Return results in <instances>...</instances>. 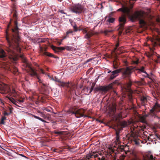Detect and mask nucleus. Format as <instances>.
<instances>
[{
    "label": "nucleus",
    "instance_id": "f257e3e1",
    "mask_svg": "<svg viewBox=\"0 0 160 160\" xmlns=\"http://www.w3.org/2000/svg\"><path fill=\"white\" fill-rule=\"evenodd\" d=\"M11 14L14 20L15 27L11 29L12 34L10 37L6 32V39L8 44V47L7 48L6 51L9 55L10 59L15 61L18 59L16 51H20L19 45L20 38L18 35V28L17 21L18 14L15 8L13 9Z\"/></svg>",
    "mask_w": 160,
    "mask_h": 160
},
{
    "label": "nucleus",
    "instance_id": "f03ea898",
    "mask_svg": "<svg viewBox=\"0 0 160 160\" xmlns=\"http://www.w3.org/2000/svg\"><path fill=\"white\" fill-rule=\"evenodd\" d=\"M118 11H121L123 14L122 15H125L126 18V16H128L131 21H133L139 18L142 16V14L139 11H136L133 13L131 14L130 10L127 7L123 5L122 8H119L118 10Z\"/></svg>",
    "mask_w": 160,
    "mask_h": 160
},
{
    "label": "nucleus",
    "instance_id": "7ed1b4c3",
    "mask_svg": "<svg viewBox=\"0 0 160 160\" xmlns=\"http://www.w3.org/2000/svg\"><path fill=\"white\" fill-rule=\"evenodd\" d=\"M54 81L58 83V84H57L59 86L67 87V90L70 94H73L75 93L76 95L77 96L75 92L77 86L75 83L72 82H65L61 81L60 79H58L56 77H54Z\"/></svg>",
    "mask_w": 160,
    "mask_h": 160
},
{
    "label": "nucleus",
    "instance_id": "20e7f679",
    "mask_svg": "<svg viewBox=\"0 0 160 160\" xmlns=\"http://www.w3.org/2000/svg\"><path fill=\"white\" fill-rule=\"evenodd\" d=\"M0 93L2 94H8L16 98L18 96L13 86L9 87L8 85L3 83L0 84Z\"/></svg>",
    "mask_w": 160,
    "mask_h": 160
},
{
    "label": "nucleus",
    "instance_id": "39448f33",
    "mask_svg": "<svg viewBox=\"0 0 160 160\" xmlns=\"http://www.w3.org/2000/svg\"><path fill=\"white\" fill-rule=\"evenodd\" d=\"M128 67L124 68H120L112 72L111 71H109L108 73L111 72L109 78L110 80H112L116 78L118 75V74L121 72L122 77V78H125L128 76L129 72H128Z\"/></svg>",
    "mask_w": 160,
    "mask_h": 160
},
{
    "label": "nucleus",
    "instance_id": "423d86ee",
    "mask_svg": "<svg viewBox=\"0 0 160 160\" xmlns=\"http://www.w3.org/2000/svg\"><path fill=\"white\" fill-rule=\"evenodd\" d=\"M0 67L3 68L6 70L11 71L13 74L17 75L18 74V68L13 67L12 68L10 67V63L9 62L3 60L0 61Z\"/></svg>",
    "mask_w": 160,
    "mask_h": 160
},
{
    "label": "nucleus",
    "instance_id": "0eeeda50",
    "mask_svg": "<svg viewBox=\"0 0 160 160\" xmlns=\"http://www.w3.org/2000/svg\"><path fill=\"white\" fill-rule=\"evenodd\" d=\"M160 112V104L157 102L153 104L151 109L149 111V114L151 115V117L154 118H159L157 114Z\"/></svg>",
    "mask_w": 160,
    "mask_h": 160
},
{
    "label": "nucleus",
    "instance_id": "6e6552de",
    "mask_svg": "<svg viewBox=\"0 0 160 160\" xmlns=\"http://www.w3.org/2000/svg\"><path fill=\"white\" fill-rule=\"evenodd\" d=\"M70 11L73 13L79 15L83 13L85 10L84 6L80 4H76L71 6Z\"/></svg>",
    "mask_w": 160,
    "mask_h": 160
},
{
    "label": "nucleus",
    "instance_id": "1a4fd4ad",
    "mask_svg": "<svg viewBox=\"0 0 160 160\" xmlns=\"http://www.w3.org/2000/svg\"><path fill=\"white\" fill-rule=\"evenodd\" d=\"M126 18L125 15H123L119 18V24L118 29L119 30V34L121 35L124 29L125 25L126 22Z\"/></svg>",
    "mask_w": 160,
    "mask_h": 160
},
{
    "label": "nucleus",
    "instance_id": "9d476101",
    "mask_svg": "<svg viewBox=\"0 0 160 160\" xmlns=\"http://www.w3.org/2000/svg\"><path fill=\"white\" fill-rule=\"evenodd\" d=\"M87 157L89 159L90 158H91L93 157L94 158H97V159L95 160H106V158L104 156H103L99 152H93L89 154H88Z\"/></svg>",
    "mask_w": 160,
    "mask_h": 160
},
{
    "label": "nucleus",
    "instance_id": "9b49d317",
    "mask_svg": "<svg viewBox=\"0 0 160 160\" xmlns=\"http://www.w3.org/2000/svg\"><path fill=\"white\" fill-rule=\"evenodd\" d=\"M135 67H128V72H129L130 73L128 77H126L125 78H122L123 79H126L128 81L127 83V86L128 88H130L132 85V82L131 80V74L132 72L135 71Z\"/></svg>",
    "mask_w": 160,
    "mask_h": 160
},
{
    "label": "nucleus",
    "instance_id": "f8f14e48",
    "mask_svg": "<svg viewBox=\"0 0 160 160\" xmlns=\"http://www.w3.org/2000/svg\"><path fill=\"white\" fill-rule=\"evenodd\" d=\"M27 65L28 66V67L30 68L29 73L31 76L32 77H36L38 80V82L40 84H42V83H43V81L40 78L36 71L32 68L30 66H29L28 65Z\"/></svg>",
    "mask_w": 160,
    "mask_h": 160
},
{
    "label": "nucleus",
    "instance_id": "ddd939ff",
    "mask_svg": "<svg viewBox=\"0 0 160 160\" xmlns=\"http://www.w3.org/2000/svg\"><path fill=\"white\" fill-rule=\"evenodd\" d=\"M79 30H82L83 34H86L84 36V38L89 39L94 34L93 32L91 31H89L88 28H81L79 29Z\"/></svg>",
    "mask_w": 160,
    "mask_h": 160
},
{
    "label": "nucleus",
    "instance_id": "4468645a",
    "mask_svg": "<svg viewBox=\"0 0 160 160\" xmlns=\"http://www.w3.org/2000/svg\"><path fill=\"white\" fill-rule=\"evenodd\" d=\"M127 126V123L125 121H119L117 124V126L115 128H113L114 130L120 131L123 129V128H125Z\"/></svg>",
    "mask_w": 160,
    "mask_h": 160
},
{
    "label": "nucleus",
    "instance_id": "2eb2a0df",
    "mask_svg": "<svg viewBox=\"0 0 160 160\" xmlns=\"http://www.w3.org/2000/svg\"><path fill=\"white\" fill-rule=\"evenodd\" d=\"M71 112L75 114L76 117L79 118L84 116V110L83 109H79L76 111H73V108L71 110Z\"/></svg>",
    "mask_w": 160,
    "mask_h": 160
},
{
    "label": "nucleus",
    "instance_id": "dca6fc26",
    "mask_svg": "<svg viewBox=\"0 0 160 160\" xmlns=\"http://www.w3.org/2000/svg\"><path fill=\"white\" fill-rule=\"evenodd\" d=\"M112 83H111L108 85L106 86H101L95 88H94V91L96 92L99 91H102L104 92L108 91L109 89H111L112 88L113 86Z\"/></svg>",
    "mask_w": 160,
    "mask_h": 160
},
{
    "label": "nucleus",
    "instance_id": "f3484780",
    "mask_svg": "<svg viewBox=\"0 0 160 160\" xmlns=\"http://www.w3.org/2000/svg\"><path fill=\"white\" fill-rule=\"evenodd\" d=\"M138 11L140 12H141V13L142 14V16H141V17L135 20L134 21H132V22H134L137 20H139V23L141 27H143L146 25V22H145V21L143 19H142L144 17L143 13L142 11Z\"/></svg>",
    "mask_w": 160,
    "mask_h": 160
},
{
    "label": "nucleus",
    "instance_id": "a211bd4d",
    "mask_svg": "<svg viewBox=\"0 0 160 160\" xmlns=\"http://www.w3.org/2000/svg\"><path fill=\"white\" fill-rule=\"evenodd\" d=\"M148 98L147 97L142 96H141L140 97V100L142 106H145L146 105H147V103L149 100Z\"/></svg>",
    "mask_w": 160,
    "mask_h": 160
},
{
    "label": "nucleus",
    "instance_id": "6ab92c4d",
    "mask_svg": "<svg viewBox=\"0 0 160 160\" xmlns=\"http://www.w3.org/2000/svg\"><path fill=\"white\" fill-rule=\"evenodd\" d=\"M51 48L55 53H58L65 49L64 47H57L54 46H52Z\"/></svg>",
    "mask_w": 160,
    "mask_h": 160
},
{
    "label": "nucleus",
    "instance_id": "aec40b11",
    "mask_svg": "<svg viewBox=\"0 0 160 160\" xmlns=\"http://www.w3.org/2000/svg\"><path fill=\"white\" fill-rule=\"evenodd\" d=\"M146 126L145 125H142L141 126H138V125H135L134 126V128L133 130L135 131H144V129L146 128Z\"/></svg>",
    "mask_w": 160,
    "mask_h": 160
},
{
    "label": "nucleus",
    "instance_id": "412c9836",
    "mask_svg": "<svg viewBox=\"0 0 160 160\" xmlns=\"http://www.w3.org/2000/svg\"><path fill=\"white\" fill-rule=\"evenodd\" d=\"M118 61V59L117 58H115L113 61V66L114 68L117 69L118 68L120 65V63Z\"/></svg>",
    "mask_w": 160,
    "mask_h": 160
},
{
    "label": "nucleus",
    "instance_id": "4be33fe9",
    "mask_svg": "<svg viewBox=\"0 0 160 160\" xmlns=\"http://www.w3.org/2000/svg\"><path fill=\"white\" fill-rule=\"evenodd\" d=\"M7 55L4 51L2 49L0 48V59L4 60V58L6 57Z\"/></svg>",
    "mask_w": 160,
    "mask_h": 160
},
{
    "label": "nucleus",
    "instance_id": "5701e85b",
    "mask_svg": "<svg viewBox=\"0 0 160 160\" xmlns=\"http://www.w3.org/2000/svg\"><path fill=\"white\" fill-rule=\"evenodd\" d=\"M116 132V141L117 143H119L120 142V136L119 133L120 131L117 130H115Z\"/></svg>",
    "mask_w": 160,
    "mask_h": 160
},
{
    "label": "nucleus",
    "instance_id": "b1692460",
    "mask_svg": "<svg viewBox=\"0 0 160 160\" xmlns=\"http://www.w3.org/2000/svg\"><path fill=\"white\" fill-rule=\"evenodd\" d=\"M43 55L48 56V57H53L55 58H58V57L56 56H55L49 52H45L43 53Z\"/></svg>",
    "mask_w": 160,
    "mask_h": 160
},
{
    "label": "nucleus",
    "instance_id": "393cba45",
    "mask_svg": "<svg viewBox=\"0 0 160 160\" xmlns=\"http://www.w3.org/2000/svg\"><path fill=\"white\" fill-rule=\"evenodd\" d=\"M73 32V31L71 29H69L68 30L66 33V35L65 36H64L63 39H63H65L67 38H68L69 37V35L70 34H72Z\"/></svg>",
    "mask_w": 160,
    "mask_h": 160
},
{
    "label": "nucleus",
    "instance_id": "a878e982",
    "mask_svg": "<svg viewBox=\"0 0 160 160\" xmlns=\"http://www.w3.org/2000/svg\"><path fill=\"white\" fill-rule=\"evenodd\" d=\"M90 87H84L82 89V91L83 92H84L86 94L88 95V92L90 90Z\"/></svg>",
    "mask_w": 160,
    "mask_h": 160
},
{
    "label": "nucleus",
    "instance_id": "bb28decb",
    "mask_svg": "<svg viewBox=\"0 0 160 160\" xmlns=\"http://www.w3.org/2000/svg\"><path fill=\"white\" fill-rule=\"evenodd\" d=\"M7 98L9 99V100L11 101V102L13 104H15V105L18 106L19 107V106H18L17 104V103H18V102L16 100H15L14 98H11V97H9V96H7Z\"/></svg>",
    "mask_w": 160,
    "mask_h": 160
},
{
    "label": "nucleus",
    "instance_id": "cd10ccee",
    "mask_svg": "<svg viewBox=\"0 0 160 160\" xmlns=\"http://www.w3.org/2000/svg\"><path fill=\"white\" fill-rule=\"evenodd\" d=\"M156 41L154 43V46L159 45L160 46V37H157L156 38Z\"/></svg>",
    "mask_w": 160,
    "mask_h": 160
},
{
    "label": "nucleus",
    "instance_id": "c85d7f7f",
    "mask_svg": "<svg viewBox=\"0 0 160 160\" xmlns=\"http://www.w3.org/2000/svg\"><path fill=\"white\" fill-rule=\"evenodd\" d=\"M145 67L142 66L140 68L136 69L135 70L138 71L139 72H143L144 73L146 74L147 73L145 71Z\"/></svg>",
    "mask_w": 160,
    "mask_h": 160
},
{
    "label": "nucleus",
    "instance_id": "c756f323",
    "mask_svg": "<svg viewBox=\"0 0 160 160\" xmlns=\"http://www.w3.org/2000/svg\"><path fill=\"white\" fill-rule=\"evenodd\" d=\"M48 85V84H46L43 82L42 83V84H41L40 86L42 89L45 90L47 89Z\"/></svg>",
    "mask_w": 160,
    "mask_h": 160
},
{
    "label": "nucleus",
    "instance_id": "7c9ffc66",
    "mask_svg": "<svg viewBox=\"0 0 160 160\" xmlns=\"http://www.w3.org/2000/svg\"><path fill=\"white\" fill-rule=\"evenodd\" d=\"M113 31V30L112 29H106L105 30L104 32V33L107 35L108 33H111Z\"/></svg>",
    "mask_w": 160,
    "mask_h": 160
},
{
    "label": "nucleus",
    "instance_id": "2f4dec72",
    "mask_svg": "<svg viewBox=\"0 0 160 160\" xmlns=\"http://www.w3.org/2000/svg\"><path fill=\"white\" fill-rule=\"evenodd\" d=\"M95 85V83H93L92 84L91 87V88H90V91H89V92H88V94H90L91 92H92V91L94 89Z\"/></svg>",
    "mask_w": 160,
    "mask_h": 160
},
{
    "label": "nucleus",
    "instance_id": "473e14b6",
    "mask_svg": "<svg viewBox=\"0 0 160 160\" xmlns=\"http://www.w3.org/2000/svg\"><path fill=\"white\" fill-rule=\"evenodd\" d=\"M156 54L155 52H152V53H148L147 54V56L148 57L151 58L153 55H154V54Z\"/></svg>",
    "mask_w": 160,
    "mask_h": 160
},
{
    "label": "nucleus",
    "instance_id": "72a5a7b5",
    "mask_svg": "<svg viewBox=\"0 0 160 160\" xmlns=\"http://www.w3.org/2000/svg\"><path fill=\"white\" fill-rule=\"evenodd\" d=\"M53 151L57 152H62V150L60 149H59L55 148L53 150Z\"/></svg>",
    "mask_w": 160,
    "mask_h": 160
},
{
    "label": "nucleus",
    "instance_id": "f704fd0d",
    "mask_svg": "<svg viewBox=\"0 0 160 160\" xmlns=\"http://www.w3.org/2000/svg\"><path fill=\"white\" fill-rule=\"evenodd\" d=\"M108 21L110 23H113L115 21V18H110Z\"/></svg>",
    "mask_w": 160,
    "mask_h": 160
},
{
    "label": "nucleus",
    "instance_id": "c9c22d12",
    "mask_svg": "<svg viewBox=\"0 0 160 160\" xmlns=\"http://www.w3.org/2000/svg\"><path fill=\"white\" fill-rule=\"evenodd\" d=\"M117 117L119 119L122 118V112H121L118 113L117 115Z\"/></svg>",
    "mask_w": 160,
    "mask_h": 160
},
{
    "label": "nucleus",
    "instance_id": "e433bc0d",
    "mask_svg": "<svg viewBox=\"0 0 160 160\" xmlns=\"http://www.w3.org/2000/svg\"><path fill=\"white\" fill-rule=\"evenodd\" d=\"M74 26H73V28L74 29V31L75 32H77L78 30V29L77 27V26L74 23Z\"/></svg>",
    "mask_w": 160,
    "mask_h": 160
},
{
    "label": "nucleus",
    "instance_id": "4c0bfd02",
    "mask_svg": "<svg viewBox=\"0 0 160 160\" xmlns=\"http://www.w3.org/2000/svg\"><path fill=\"white\" fill-rule=\"evenodd\" d=\"M63 131H55L54 133L59 135H62L63 134Z\"/></svg>",
    "mask_w": 160,
    "mask_h": 160
},
{
    "label": "nucleus",
    "instance_id": "58836bf2",
    "mask_svg": "<svg viewBox=\"0 0 160 160\" xmlns=\"http://www.w3.org/2000/svg\"><path fill=\"white\" fill-rule=\"evenodd\" d=\"M145 76V77L148 78H149L150 79H151L152 81H153L152 78L151 77H150L149 75L147 73L146 74V76Z\"/></svg>",
    "mask_w": 160,
    "mask_h": 160
},
{
    "label": "nucleus",
    "instance_id": "ea45409f",
    "mask_svg": "<svg viewBox=\"0 0 160 160\" xmlns=\"http://www.w3.org/2000/svg\"><path fill=\"white\" fill-rule=\"evenodd\" d=\"M155 160V159L153 158V156L152 155H150L149 157H148V160Z\"/></svg>",
    "mask_w": 160,
    "mask_h": 160
},
{
    "label": "nucleus",
    "instance_id": "a19ab883",
    "mask_svg": "<svg viewBox=\"0 0 160 160\" xmlns=\"http://www.w3.org/2000/svg\"><path fill=\"white\" fill-rule=\"evenodd\" d=\"M45 41L46 39L45 38H41L39 39V42L41 43L45 42Z\"/></svg>",
    "mask_w": 160,
    "mask_h": 160
},
{
    "label": "nucleus",
    "instance_id": "79ce46f5",
    "mask_svg": "<svg viewBox=\"0 0 160 160\" xmlns=\"http://www.w3.org/2000/svg\"><path fill=\"white\" fill-rule=\"evenodd\" d=\"M16 100H17V101L18 102V103L22 102H23V99H20L18 98H17L16 99Z\"/></svg>",
    "mask_w": 160,
    "mask_h": 160
},
{
    "label": "nucleus",
    "instance_id": "37998d69",
    "mask_svg": "<svg viewBox=\"0 0 160 160\" xmlns=\"http://www.w3.org/2000/svg\"><path fill=\"white\" fill-rule=\"evenodd\" d=\"M125 156L124 155H122L120 157V159L121 160H124Z\"/></svg>",
    "mask_w": 160,
    "mask_h": 160
},
{
    "label": "nucleus",
    "instance_id": "c03bdc74",
    "mask_svg": "<svg viewBox=\"0 0 160 160\" xmlns=\"http://www.w3.org/2000/svg\"><path fill=\"white\" fill-rule=\"evenodd\" d=\"M20 57L21 58H22V59H23L24 61V62L26 61V59L24 57V56L23 55H21L20 56Z\"/></svg>",
    "mask_w": 160,
    "mask_h": 160
},
{
    "label": "nucleus",
    "instance_id": "a18cd8bd",
    "mask_svg": "<svg viewBox=\"0 0 160 160\" xmlns=\"http://www.w3.org/2000/svg\"><path fill=\"white\" fill-rule=\"evenodd\" d=\"M5 122H4V120L3 119H1V121L0 122V124H1L4 125L5 124Z\"/></svg>",
    "mask_w": 160,
    "mask_h": 160
},
{
    "label": "nucleus",
    "instance_id": "49530a36",
    "mask_svg": "<svg viewBox=\"0 0 160 160\" xmlns=\"http://www.w3.org/2000/svg\"><path fill=\"white\" fill-rule=\"evenodd\" d=\"M134 142L136 144L139 145L140 143L138 141L136 140H134Z\"/></svg>",
    "mask_w": 160,
    "mask_h": 160
},
{
    "label": "nucleus",
    "instance_id": "de8ad7c7",
    "mask_svg": "<svg viewBox=\"0 0 160 160\" xmlns=\"http://www.w3.org/2000/svg\"><path fill=\"white\" fill-rule=\"evenodd\" d=\"M40 72L42 74H45V72H44V70L42 68L40 69Z\"/></svg>",
    "mask_w": 160,
    "mask_h": 160
},
{
    "label": "nucleus",
    "instance_id": "09e8293b",
    "mask_svg": "<svg viewBox=\"0 0 160 160\" xmlns=\"http://www.w3.org/2000/svg\"><path fill=\"white\" fill-rule=\"evenodd\" d=\"M3 114L4 115V116H8L10 114V113H7L6 111H5L3 113Z\"/></svg>",
    "mask_w": 160,
    "mask_h": 160
},
{
    "label": "nucleus",
    "instance_id": "8fccbe9b",
    "mask_svg": "<svg viewBox=\"0 0 160 160\" xmlns=\"http://www.w3.org/2000/svg\"><path fill=\"white\" fill-rule=\"evenodd\" d=\"M59 12H60V13H63V14H66V13H65L64 12V11L63 10H60L59 11Z\"/></svg>",
    "mask_w": 160,
    "mask_h": 160
},
{
    "label": "nucleus",
    "instance_id": "3c124183",
    "mask_svg": "<svg viewBox=\"0 0 160 160\" xmlns=\"http://www.w3.org/2000/svg\"><path fill=\"white\" fill-rule=\"evenodd\" d=\"M113 84H119V83L118 82V80H115V81L113 82Z\"/></svg>",
    "mask_w": 160,
    "mask_h": 160
},
{
    "label": "nucleus",
    "instance_id": "603ef678",
    "mask_svg": "<svg viewBox=\"0 0 160 160\" xmlns=\"http://www.w3.org/2000/svg\"><path fill=\"white\" fill-rule=\"evenodd\" d=\"M66 49L68 51H70L71 50V47H67L66 48Z\"/></svg>",
    "mask_w": 160,
    "mask_h": 160
},
{
    "label": "nucleus",
    "instance_id": "864d4df0",
    "mask_svg": "<svg viewBox=\"0 0 160 160\" xmlns=\"http://www.w3.org/2000/svg\"><path fill=\"white\" fill-rule=\"evenodd\" d=\"M9 113H10V114L12 112V109L11 108H9Z\"/></svg>",
    "mask_w": 160,
    "mask_h": 160
},
{
    "label": "nucleus",
    "instance_id": "5fc2aeb1",
    "mask_svg": "<svg viewBox=\"0 0 160 160\" xmlns=\"http://www.w3.org/2000/svg\"><path fill=\"white\" fill-rule=\"evenodd\" d=\"M1 119H2L3 120H5L6 119V118L5 117V116H3L2 117Z\"/></svg>",
    "mask_w": 160,
    "mask_h": 160
},
{
    "label": "nucleus",
    "instance_id": "6e6d98bb",
    "mask_svg": "<svg viewBox=\"0 0 160 160\" xmlns=\"http://www.w3.org/2000/svg\"><path fill=\"white\" fill-rule=\"evenodd\" d=\"M39 120L43 122H46L44 120H43V119L41 118H40Z\"/></svg>",
    "mask_w": 160,
    "mask_h": 160
},
{
    "label": "nucleus",
    "instance_id": "4d7b16f0",
    "mask_svg": "<svg viewBox=\"0 0 160 160\" xmlns=\"http://www.w3.org/2000/svg\"><path fill=\"white\" fill-rule=\"evenodd\" d=\"M39 120L43 122H46L44 120H43V119L41 118H40Z\"/></svg>",
    "mask_w": 160,
    "mask_h": 160
},
{
    "label": "nucleus",
    "instance_id": "13d9d810",
    "mask_svg": "<svg viewBox=\"0 0 160 160\" xmlns=\"http://www.w3.org/2000/svg\"><path fill=\"white\" fill-rule=\"evenodd\" d=\"M149 115H150L151 117V114H149V112L148 114H146L145 115V116L146 117H148Z\"/></svg>",
    "mask_w": 160,
    "mask_h": 160
},
{
    "label": "nucleus",
    "instance_id": "bf43d9fd",
    "mask_svg": "<svg viewBox=\"0 0 160 160\" xmlns=\"http://www.w3.org/2000/svg\"><path fill=\"white\" fill-rule=\"evenodd\" d=\"M38 113H40L41 114V116H43V115H44L42 112H41L39 111H38Z\"/></svg>",
    "mask_w": 160,
    "mask_h": 160
},
{
    "label": "nucleus",
    "instance_id": "052dcab7",
    "mask_svg": "<svg viewBox=\"0 0 160 160\" xmlns=\"http://www.w3.org/2000/svg\"><path fill=\"white\" fill-rule=\"evenodd\" d=\"M51 80L54 81V77H51V78H50Z\"/></svg>",
    "mask_w": 160,
    "mask_h": 160
},
{
    "label": "nucleus",
    "instance_id": "680f3d73",
    "mask_svg": "<svg viewBox=\"0 0 160 160\" xmlns=\"http://www.w3.org/2000/svg\"><path fill=\"white\" fill-rule=\"evenodd\" d=\"M34 117L36 118V119H38L39 120V118H40V117H38V116H34Z\"/></svg>",
    "mask_w": 160,
    "mask_h": 160
},
{
    "label": "nucleus",
    "instance_id": "e2e57ef3",
    "mask_svg": "<svg viewBox=\"0 0 160 160\" xmlns=\"http://www.w3.org/2000/svg\"><path fill=\"white\" fill-rule=\"evenodd\" d=\"M129 99L130 100H131L132 99V95H129Z\"/></svg>",
    "mask_w": 160,
    "mask_h": 160
},
{
    "label": "nucleus",
    "instance_id": "0e129e2a",
    "mask_svg": "<svg viewBox=\"0 0 160 160\" xmlns=\"http://www.w3.org/2000/svg\"><path fill=\"white\" fill-rule=\"evenodd\" d=\"M47 76L48 77L49 79L51 78L52 76H50L49 74H47Z\"/></svg>",
    "mask_w": 160,
    "mask_h": 160
},
{
    "label": "nucleus",
    "instance_id": "69168bd1",
    "mask_svg": "<svg viewBox=\"0 0 160 160\" xmlns=\"http://www.w3.org/2000/svg\"><path fill=\"white\" fill-rule=\"evenodd\" d=\"M45 110H46V111H48V112H51V110H50V109H47V108H46V109H45Z\"/></svg>",
    "mask_w": 160,
    "mask_h": 160
},
{
    "label": "nucleus",
    "instance_id": "338daca9",
    "mask_svg": "<svg viewBox=\"0 0 160 160\" xmlns=\"http://www.w3.org/2000/svg\"><path fill=\"white\" fill-rule=\"evenodd\" d=\"M144 78H141V80L142 82H144Z\"/></svg>",
    "mask_w": 160,
    "mask_h": 160
},
{
    "label": "nucleus",
    "instance_id": "774afa93",
    "mask_svg": "<svg viewBox=\"0 0 160 160\" xmlns=\"http://www.w3.org/2000/svg\"><path fill=\"white\" fill-rule=\"evenodd\" d=\"M157 57V58H160V56L159 55H158V56H157V55H156Z\"/></svg>",
    "mask_w": 160,
    "mask_h": 160
}]
</instances>
